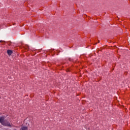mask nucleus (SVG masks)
Instances as JSON below:
<instances>
[{
    "instance_id": "f257e3e1",
    "label": "nucleus",
    "mask_w": 130,
    "mask_h": 130,
    "mask_svg": "<svg viewBox=\"0 0 130 130\" xmlns=\"http://www.w3.org/2000/svg\"><path fill=\"white\" fill-rule=\"evenodd\" d=\"M0 122L3 125L5 126H11V124L8 121L5 120L4 117H0Z\"/></svg>"
},
{
    "instance_id": "f03ea898",
    "label": "nucleus",
    "mask_w": 130,
    "mask_h": 130,
    "mask_svg": "<svg viewBox=\"0 0 130 130\" xmlns=\"http://www.w3.org/2000/svg\"><path fill=\"white\" fill-rule=\"evenodd\" d=\"M7 53L8 55H12V54L13 53V51L12 50H7Z\"/></svg>"
},
{
    "instance_id": "7ed1b4c3",
    "label": "nucleus",
    "mask_w": 130,
    "mask_h": 130,
    "mask_svg": "<svg viewBox=\"0 0 130 130\" xmlns=\"http://www.w3.org/2000/svg\"><path fill=\"white\" fill-rule=\"evenodd\" d=\"M20 130H28V127L27 126L22 127Z\"/></svg>"
},
{
    "instance_id": "20e7f679",
    "label": "nucleus",
    "mask_w": 130,
    "mask_h": 130,
    "mask_svg": "<svg viewBox=\"0 0 130 130\" xmlns=\"http://www.w3.org/2000/svg\"><path fill=\"white\" fill-rule=\"evenodd\" d=\"M0 42H4V41H0Z\"/></svg>"
}]
</instances>
